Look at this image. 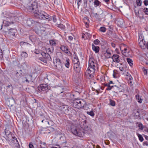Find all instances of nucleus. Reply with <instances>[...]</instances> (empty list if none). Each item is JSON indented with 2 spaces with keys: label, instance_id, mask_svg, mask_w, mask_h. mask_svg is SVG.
I'll return each instance as SVG.
<instances>
[{
  "label": "nucleus",
  "instance_id": "f257e3e1",
  "mask_svg": "<svg viewBox=\"0 0 148 148\" xmlns=\"http://www.w3.org/2000/svg\"><path fill=\"white\" fill-rule=\"evenodd\" d=\"M81 122H79V124L81 128L77 129L76 127L73 125H71L70 127V130L74 135L80 137H83L84 136V130H88L90 128L87 125V121L86 120L82 118L79 119Z\"/></svg>",
  "mask_w": 148,
  "mask_h": 148
},
{
  "label": "nucleus",
  "instance_id": "f03ea898",
  "mask_svg": "<svg viewBox=\"0 0 148 148\" xmlns=\"http://www.w3.org/2000/svg\"><path fill=\"white\" fill-rule=\"evenodd\" d=\"M89 66L86 71L85 74L89 78H92L94 75L96 65H97V62L93 58H90L89 60Z\"/></svg>",
  "mask_w": 148,
  "mask_h": 148
},
{
  "label": "nucleus",
  "instance_id": "7ed1b4c3",
  "mask_svg": "<svg viewBox=\"0 0 148 148\" xmlns=\"http://www.w3.org/2000/svg\"><path fill=\"white\" fill-rule=\"evenodd\" d=\"M32 2L30 1L26 7L27 11L29 12L37 13L38 12V5L36 2L33 0H31Z\"/></svg>",
  "mask_w": 148,
  "mask_h": 148
},
{
  "label": "nucleus",
  "instance_id": "20e7f679",
  "mask_svg": "<svg viewBox=\"0 0 148 148\" xmlns=\"http://www.w3.org/2000/svg\"><path fill=\"white\" fill-rule=\"evenodd\" d=\"M35 16L38 18L40 19L50 21L51 20V16L47 14L43 11L38 12L37 13H35Z\"/></svg>",
  "mask_w": 148,
  "mask_h": 148
},
{
  "label": "nucleus",
  "instance_id": "39448f33",
  "mask_svg": "<svg viewBox=\"0 0 148 148\" xmlns=\"http://www.w3.org/2000/svg\"><path fill=\"white\" fill-rule=\"evenodd\" d=\"M86 104V102L83 100L81 99H77L73 101V106L74 107L79 109L84 107Z\"/></svg>",
  "mask_w": 148,
  "mask_h": 148
},
{
  "label": "nucleus",
  "instance_id": "423d86ee",
  "mask_svg": "<svg viewBox=\"0 0 148 148\" xmlns=\"http://www.w3.org/2000/svg\"><path fill=\"white\" fill-rule=\"evenodd\" d=\"M15 17H12L10 18H8L6 20H4L3 22V23L5 25V26H8L10 24H13L15 22Z\"/></svg>",
  "mask_w": 148,
  "mask_h": 148
},
{
  "label": "nucleus",
  "instance_id": "0eeeda50",
  "mask_svg": "<svg viewBox=\"0 0 148 148\" xmlns=\"http://www.w3.org/2000/svg\"><path fill=\"white\" fill-rule=\"evenodd\" d=\"M76 60V62L74 63V70L77 73L80 72L81 71V68L80 66V62L78 58H75Z\"/></svg>",
  "mask_w": 148,
  "mask_h": 148
},
{
  "label": "nucleus",
  "instance_id": "6e6552de",
  "mask_svg": "<svg viewBox=\"0 0 148 148\" xmlns=\"http://www.w3.org/2000/svg\"><path fill=\"white\" fill-rule=\"evenodd\" d=\"M53 63L57 69L59 70L62 69V67L61 63L59 59H56L55 60H54Z\"/></svg>",
  "mask_w": 148,
  "mask_h": 148
},
{
  "label": "nucleus",
  "instance_id": "1a4fd4ad",
  "mask_svg": "<svg viewBox=\"0 0 148 148\" xmlns=\"http://www.w3.org/2000/svg\"><path fill=\"white\" fill-rule=\"evenodd\" d=\"M41 54L47 62V61H50L51 60V58L49 54L46 53L44 52H42Z\"/></svg>",
  "mask_w": 148,
  "mask_h": 148
},
{
  "label": "nucleus",
  "instance_id": "9d476101",
  "mask_svg": "<svg viewBox=\"0 0 148 148\" xmlns=\"http://www.w3.org/2000/svg\"><path fill=\"white\" fill-rule=\"evenodd\" d=\"M38 90L40 91H46L48 89V86L45 84H41L38 87Z\"/></svg>",
  "mask_w": 148,
  "mask_h": 148
},
{
  "label": "nucleus",
  "instance_id": "9b49d317",
  "mask_svg": "<svg viewBox=\"0 0 148 148\" xmlns=\"http://www.w3.org/2000/svg\"><path fill=\"white\" fill-rule=\"evenodd\" d=\"M10 144L12 146L16 147H17L19 145L17 139L15 137H14V139H13L10 142Z\"/></svg>",
  "mask_w": 148,
  "mask_h": 148
},
{
  "label": "nucleus",
  "instance_id": "f8f14e48",
  "mask_svg": "<svg viewBox=\"0 0 148 148\" xmlns=\"http://www.w3.org/2000/svg\"><path fill=\"white\" fill-rule=\"evenodd\" d=\"M133 113L134 115V118L138 119H140V114L139 110L137 109H135L133 111Z\"/></svg>",
  "mask_w": 148,
  "mask_h": 148
},
{
  "label": "nucleus",
  "instance_id": "ddd939ff",
  "mask_svg": "<svg viewBox=\"0 0 148 148\" xmlns=\"http://www.w3.org/2000/svg\"><path fill=\"white\" fill-rule=\"evenodd\" d=\"M111 58L113 61L115 62L119 63L120 61L119 56L117 54H114Z\"/></svg>",
  "mask_w": 148,
  "mask_h": 148
},
{
  "label": "nucleus",
  "instance_id": "4468645a",
  "mask_svg": "<svg viewBox=\"0 0 148 148\" xmlns=\"http://www.w3.org/2000/svg\"><path fill=\"white\" fill-rule=\"evenodd\" d=\"M60 109L63 112L65 113H68L69 111V107L67 105H63L60 106Z\"/></svg>",
  "mask_w": 148,
  "mask_h": 148
},
{
  "label": "nucleus",
  "instance_id": "2eb2a0df",
  "mask_svg": "<svg viewBox=\"0 0 148 148\" xmlns=\"http://www.w3.org/2000/svg\"><path fill=\"white\" fill-rule=\"evenodd\" d=\"M7 29L9 31L8 34L10 36H14L16 32V29L12 28H8Z\"/></svg>",
  "mask_w": 148,
  "mask_h": 148
},
{
  "label": "nucleus",
  "instance_id": "dca6fc26",
  "mask_svg": "<svg viewBox=\"0 0 148 148\" xmlns=\"http://www.w3.org/2000/svg\"><path fill=\"white\" fill-rule=\"evenodd\" d=\"M60 49L66 53H68L69 51L68 47L64 45H62L60 48Z\"/></svg>",
  "mask_w": 148,
  "mask_h": 148
},
{
  "label": "nucleus",
  "instance_id": "f3484780",
  "mask_svg": "<svg viewBox=\"0 0 148 148\" xmlns=\"http://www.w3.org/2000/svg\"><path fill=\"white\" fill-rule=\"evenodd\" d=\"M92 49L94 51L95 53H97L99 52V48L98 46H96L93 44H92Z\"/></svg>",
  "mask_w": 148,
  "mask_h": 148
},
{
  "label": "nucleus",
  "instance_id": "a211bd4d",
  "mask_svg": "<svg viewBox=\"0 0 148 148\" xmlns=\"http://www.w3.org/2000/svg\"><path fill=\"white\" fill-rule=\"evenodd\" d=\"M6 139L7 140H8L9 142L12 140L13 139H14L15 136H14V135L12 134V133L9 134V135L6 136Z\"/></svg>",
  "mask_w": 148,
  "mask_h": 148
},
{
  "label": "nucleus",
  "instance_id": "6ab92c4d",
  "mask_svg": "<svg viewBox=\"0 0 148 148\" xmlns=\"http://www.w3.org/2000/svg\"><path fill=\"white\" fill-rule=\"evenodd\" d=\"M15 101L14 99L12 98H10L9 99V106H12L15 103Z\"/></svg>",
  "mask_w": 148,
  "mask_h": 148
},
{
  "label": "nucleus",
  "instance_id": "aec40b11",
  "mask_svg": "<svg viewBox=\"0 0 148 148\" xmlns=\"http://www.w3.org/2000/svg\"><path fill=\"white\" fill-rule=\"evenodd\" d=\"M105 57L107 58H110L111 55V53L110 51L108 50H107L106 52L104 53Z\"/></svg>",
  "mask_w": 148,
  "mask_h": 148
},
{
  "label": "nucleus",
  "instance_id": "412c9836",
  "mask_svg": "<svg viewBox=\"0 0 148 148\" xmlns=\"http://www.w3.org/2000/svg\"><path fill=\"white\" fill-rule=\"evenodd\" d=\"M26 80L25 81L26 82H27L28 83L29 82H32V76L31 75H27L25 77Z\"/></svg>",
  "mask_w": 148,
  "mask_h": 148
},
{
  "label": "nucleus",
  "instance_id": "4be33fe9",
  "mask_svg": "<svg viewBox=\"0 0 148 148\" xmlns=\"http://www.w3.org/2000/svg\"><path fill=\"white\" fill-rule=\"evenodd\" d=\"M46 49L47 53L49 54L50 53H53V49L52 47L48 48Z\"/></svg>",
  "mask_w": 148,
  "mask_h": 148
},
{
  "label": "nucleus",
  "instance_id": "5701e85b",
  "mask_svg": "<svg viewBox=\"0 0 148 148\" xmlns=\"http://www.w3.org/2000/svg\"><path fill=\"white\" fill-rule=\"evenodd\" d=\"M22 76V74L21 73L17 72L16 74V78L15 79L16 80H18Z\"/></svg>",
  "mask_w": 148,
  "mask_h": 148
},
{
  "label": "nucleus",
  "instance_id": "b1692460",
  "mask_svg": "<svg viewBox=\"0 0 148 148\" xmlns=\"http://www.w3.org/2000/svg\"><path fill=\"white\" fill-rule=\"evenodd\" d=\"M53 92L52 91L50 90H48L47 91V94L49 95L50 98L52 99L53 98V96L52 94Z\"/></svg>",
  "mask_w": 148,
  "mask_h": 148
},
{
  "label": "nucleus",
  "instance_id": "393cba45",
  "mask_svg": "<svg viewBox=\"0 0 148 148\" xmlns=\"http://www.w3.org/2000/svg\"><path fill=\"white\" fill-rule=\"evenodd\" d=\"M136 124H138V126L139 127V129L142 130H143L144 127L142 124L140 122H138L136 123Z\"/></svg>",
  "mask_w": 148,
  "mask_h": 148
},
{
  "label": "nucleus",
  "instance_id": "a878e982",
  "mask_svg": "<svg viewBox=\"0 0 148 148\" xmlns=\"http://www.w3.org/2000/svg\"><path fill=\"white\" fill-rule=\"evenodd\" d=\"M127 62L128 63L129 65L130 66H132L133 65V61L130 58H127Z\"/></svg>",
  "mask_w": 148,
  "mask_h": 148
},
{
  "label": "nucleus",
  "instance_id": "bb28decb",
  "mask_svg": "<svg viewBox=\"0 0 148 148\" xmlns=\"http://www.w3.org/2000/svg\"><path fill=\"white\" fill-rule=\"evenodd\" d=\"M136 99L137 100V101L140 103H141L142 101V99H141L138 95H137L136 96Z\"/></svg>",
  "mask_w": 148,
  "mask_h": 148
},
{
  "label": "nucleus",
  "instance_id": "cd10ccee",
  "mask_svg": "<svg viewBox=\"0 0 148 148\" xmlns=\"http://www.w3.org/2000/svg\"><path fill=\"white\" fill-rule=\"evenodd\" d=\"M70 60L69 58H67L66 60V62L65 64V65L66 67L69 68L70 65Z\"/></svg>",
  "mask_w": 148,
  "mask_h": 148
},
{
  "label": "nucleus",
  "instance_id": "c85d7f7f",
  "mask_svg": "<svg viewBox=\"0 0 148 148\" xmlns=\"http://www.w3.org/2000/svg\"><path fill=\"white\" fill-rule=\"evenodd\" d=\"M137 135L138 136L139 140L140 142H142L143 141L144 139L141 135L138 133H137Z\"/></svg>",
  "mask_w": 148,
  "mask_h": 148
},
{
  "label": "nucleus",
  "instance_id": "c756f323",
  "mask_svg": "<svg viewBox=\"0 0 148 148\" xmlns=\"http://www.w3.org/2000/svg\"><path fill=\"white\" fill-rule=\"evenodd\" d=\"M100 2L98 0H95L94 5L95 7H97L99 5Z\"/></svg>",
  "mask_w": 148,
  "mask_h": 148
},
{
  "label": "nucleus",
  "instance_id": "7c9ffc66",
  "mask_svg": "<svg viewBox=\"0 0 148 148\" xmlns=\"http://www.w3.org/2000/svg\"><path fill=\"white\" fill-rule=\"evenodd\" d=\"M110 105L112 106H114L115 105V102L113 100H112L111 99H110Z\"/></svg>",
  "mask_w": 148,
  "mask_h": 148
},
{
  "label": "nucleus",
  "instance_id": "2f4dec72",
  "mask_svg": "<svg viewBox=\"0 0 148 148\" xmlns=\"http://www.w3.org/2000/svg\"><path fill=\"white\" fill-rule=\"evenodd\" d=\"M40 147V148H46V143L41 142Z\"/></svg>",
  "mask_w": 148,
  "mask_h": 148
},
{
  "label": "nucleus",
  "instance_id": "473e14b6",
  "mask_svg": "<svg viewBox=\"0 0 148 148\" xmlns=\"http://www.w3.org/2000/svg\"><path fill=\"white\" fill-rule=\"evenodd\" d=\"M50 44L53 46H56V43L54 40H51L49 41Z\"/></svg>",
  "mask_w": 148,
  "mask_h": 148
},
{
  "label": "nucleus",
  "instance_id": "72a5a7b5",
  "mask_svg": "<svg viewBox=\"0 0 148 148\" xmlns=\"http://www.w3.org/2000/svg\"><path fill=\"white\" fill-rule=\"evenodd\" d=\"M136 6H135L134 8V12L135 13V15L137 17H138L139 16V10L137 12L135 8H136Z\"/></svg>",
  "mask_w": 148,
  "mask_h": 148
},
{
  "label": "nucleus",
  "instance_id": "f704fd0d",
  "mask_svg": "<svg viewBox=\"0 0 148 148\" xmlns=\"http://www.w3.org/2000/svg\"><path fill=\"white\" fill-rule=\"evenodd\" d=\"M114 86L115 87V89L117 91L116 92V93H117V92H118V91L119 92L122 91V89L116 86Z\"/></svg>",
  "mask_w": 148,
  "mask_h": 148
},
{
  "label": "nucleus",
  "instance_id": "c9c22d12",
  "mask_svg": "<svg viewBox=\"0 0 148 148\" xmlns=\"http://www.w3.org/2000/svg\"><path fill=\"white\" fill-rule=\"evenodd\" d=\"M57 27L61 29H64L65 28V26L63 24H58L57 25Z\"/></svg>",
  "mask_w": 148,
  "mask_h": 148
},
{
  "label": "nucleus",
  "instance_id": "e433bc0d",
  "mask_svg": "<svg viewBox=\"0 0 148 148\" xmlns=\"http://www.w3.org/2000/svg\"><path fill=\"white\" fill-rule=\"evenodd\" d=\"M39 59L42 61L43 62H44L45 63H47V62L46 61V60L44 58L42 57H40L39 58Z\"/></svg>",
  "mask_w": 148,
  "mask_h": 148
},
{
  "label": "nucleus",
  "instance_id": "4c0bfd02",
  "mask_svg": "<svg viewBox=\"0 0 148 148\" xmlns=\"http://www.w3.org/2000/svg\"><path fill=\"white\" fill-rule=\"evenodd\" d=\"M87 113L88 114L90 115V116L92 117H93L95 115V114L93 111L87 112Z\"/></svg>",
  "mask_w": 148,
  "mask_h": 148
},
{
  "label": "nucleus",
  "instance_id": "58836bf2",
  "mask_svg": "<svg viewBox=\"0 0 148 148\" xmlns=\"http://www.w3.org/2000/svg\"><path fill=\"white\" fill-rule=\"evenodd\" d=\"M20 45L21 47H22L24 45H30V44L28 43H27L26 42H21L20 43Z\"/></svg>",
  "mask_w": 148,
  "mask_h": 148
},
{
  "label": "nucleus",
  "instance_id": "ea45409f",
  "mask_svg": "<svg viewBox=\"0 0 148 148\" xmlns=\"http://www.w3.org/2000/svg\"><path fill=\"white\" fill-rule=\"evenodd\" d=\"M106 30V28L105 27H101L99 29V30L102 32H105Z\"/></svg>",
  "mask_w": 148,
  "mask_h": 148
},
{
  "label": "nucleus",
  "instance_id": "a19ab883",
  "mask_svg": "<svg viewBox=\"0 0 148 148\" xmlns=\"http://www.w3.org/2000/svg\"><path fill=\"white\" fill-rule=\"evenodd\" d=\"M136 3L138 6H141L142 3L141 0H136Z\"/></svg>",
  "mask_w": 148,
  "mask_h": 148
},
{
  "label": "nucleus",
  "instance_id": "79ce46f5",
  "mask_svg": "<svg viewBox=\"0 0 148 148\" xmlns=\"http://www.w3.org/2000/svg\"><path fill=\"white\" fill-rule=\"evenodd\" d=\"M5 132L6 136L9 134L12 133L10 131L5 129Z\"/></svg>",
  "mask_w": 148,
  "mask_h": 148
},
{
  "label": "nucleus",
  "instance_id": "37998d69",
  "mask_svg": "<svg viewBox=\"0 0 148 148\" xmlns=\"http://www.w3.org/2000/svg\"><path fill=\"white\" fill-rule=\"evenodd\" d=\"M45 121L46 123H48V125H49V126H52L53 125V122L51 121Z\"/></svg>",
  "mask_w": 148,
  "mask_h": 148
},
{
  "label": "nucleus",
  "instance_id": "c03bdc74",
  "mask_svg": "<svg viewBox=\"0 0 148 148\" xmlns=\"http://www.w3.org/2000/svg\"><path fill=\"white\" fill-rule=\"evenodd\" d=\"M143 11L145 14L146 15H148V8H145L143 9Z\"/></svg>",
  "mask_w": 148,
  "mask_h": 148
},
{
  "label": "nucleus",
  "instance_id": "a18cd8bd",
  "mask_svg": "<svg viewBox=\"0 0 148 148\" xmlns=\"http://www.w3.org/2000/svg\"><path fill=\"white\" fill-rule=\"evenodd\" d=\"M114 87V86H110V85L109 84V85H108V86H107V88H106V90H110L112 88Z\"/></svg>",
  "mask_w": 148,
  "mask_h": 148
},
{
  "label": "nucleus",
  "instance_id": "49530a36",
  "mask_svg": "<svg viewBox=\"0 0 148 148\" xmlns=\"http://www.w3.org/2000/svg\"><path fill=\"white\" fill-rule=\"evenodd\" d=\"M99 42L100 41L98 39L95 40L94 41V44L96 45H97Z\"/></svg>",
  "mask_w": 148,
  "mask_h": 148
},
{
  "label": "nucleus",
  "instance_id": "de8ad7c7",
  "mask_svg": "<svg viewBox=\"0 0 148 148\" xmlns=\"http://www.w3.org/2000/svg\"><path fill=\"white\" fill-rule=\"evenodd\" d=\"M138 40L139 41H142V42L143 40V39L142 38V35L141 34L139 35Z\"/></svg>",
  "mask_w": 148,
  "mask_h": 148
},
{
  "label": "nucleus",
  "instance_id": "09e8293b",
  "mask_svg": "<svg viewBox=\"0 0 148 148\" xmlns=\"http://www.w3.org/2000/svg\"><path fill=\"white\" fill-rule=\"evenodd\" d=\"M21 55H23V56H24L25 57H26L27 56V54L26 52H23L22 54H21Z\"/></svg>",
  "mask_w": 148,
  "mask_h": 148
},
{
  "label": "nucleus",
  "instance_id": "8fccbe9b",
  "mask_svg": "<svg viewBox=\"0 0 148 148\" xmlns=\"http://www.w3.org/2000/svg\"><path fill=\"white\" fill-rule=\"evenodd\" d=\"M51 20L52 19L53 20L54 22H56V18L55 16H53L52 17V18H51ZM50 21H51V20Z\"/></svg>",
  "mask_w": 148,
  "mask_h": 148
},
{
  "label": "nucleus",
  "instance_id": "3c124183",
  "mask_svg": "<svg viewBox=\"0 0 148 148\" xmlns=\"http://www.w3.org/2000/svg\"><path fill=\"white\" fill-rule=\"evenodd\" d=\"M143 3L145 5L147 6V5H148V0H144L143 1Z\"/></svg>",
  "mask_w": 148,
  "mask_h": 148
},
{
  "label": "nucleus",
  "instance_id": "603ef678",
  "mask_svg": "<svg viewBox=\"0 0 148 148\" xmlns=\"http://www.w3.org/2000/svg\"><path fill=\"white\" fill-rule=\"evenodd\" d=\"M129 84H130V85H132L133 84V81L132 80H129L128 81Z\"/></svg>",
  "mask_w": 148,
  "mask_h": 148
},
{
  "label": "nucleus",
  "instance_id": "864d4df0",
  "mask_svg": "<svg viewBox=\"0 0 148 148\" xmlns=\"http://www.w3.org/2000/svg\"><path fill=\"white\" fill-rule=\"evenodd\" d=\"M29 148H34V146L32 143H30L29 145Z\"/></svg>",
  "mask_w": 148,
  "mask_h": 148
},
{
  "label": "nucleus",
  "instance_id": "5fc2aeb1",
  "mask_svg": "<svg viewBox=\"0 0 148 148\" xmlns=\"http://www.w3.org/2000/svg\"><path fill=\"white\" fill-rule=\"evenodd\" d=\"M143 145H148V141H145L143 143Z\"/></svg>",
  "mask_w": 148,
  "mask_h": 148
},
{
  "label": "nucleus",
  "instance_id": "6e6d98bb",
  "mask_svg": "<svg viewBox=\"0 0 148 148\" xmlns=\"http://www.w3.org/2000/svg\"><path fill=\"white\" fill-rule=\"evenodd\" d=\"M127 78V79H129V78L131 77L132 76L130 74H128V75H126Z\"/></svg>",
  "mask_w": 148,
  "mask_h": 148
},
{
  "label": "nucleus",
  "instance_id": "4d7b16f0",
  "mask_svg": "<svg viewBox=\"0 0 148 148\" xmlns=\"http://www.w3.org/2000/svg\"><path fill=\"white\" fill-rule=\"evenodd\" d=\"M3 57V53L1 49H0V58H2Z\"/></svg>",
  "mask_w": 148,
  "mask_h": 148
},
{
  "label": "nucleus",
  "instance_id": "13d9d810",
  "mask_svg": "<svg viewBox=\"0 0 148 148\" xmlns=\"http://www.w3.org/2000/svg\"><path fill=\"white\" fill-rule=\"evenodd\" d=\"M49 128V130L51 131H53L54 130V129L53 127H51L50 126L48 127Z\"/></svg>",
  "mask_w": 148,
  "mask_h": 148
},
{
  "label": "nucleus",
  "instance_id": "bf43d9fd",
  "mask_svg": "<svg viewBox=\"0 0 148 148\" xmlns=\"http://www.w3.org/2000/svg\"><path fill=\"white\" fill-rule=\"evenodd\" d=\"M144 73L145 75H146L147 74V69H145L143 70Z\"/></svg>",
  "mask_w": 148,
  "mask_h": 148
},
{
  "label": "nucleus",
  "instance_id": "052dcab7",
  "mask_svg": "<svg viewBox=\"0 0 148 148\" xmlns=\"http://www.w3.org/2000/svg\"><path fill=\"white\" fill-rule=\"evenodd\" d=\"M69 40H72L73 39V37L71 36L68 37Z\"/></svg>",
  "mask_w": 148,
  "mask_h": 148
},
{
  "label": "nucleus",
  "instance_id": "680f3d73",
  "mask_svg": "<svg viewBox=\"0 0 148 148\" xmlns=\"http://www.w3.org/2000/svg\"><path fill=\"white\" fill-rule=\"evenodd\" d=\"M111 45L113 47H115V45L113 42H112L111 43Z\"/></svg>",
  "mask_w": 148,
  "mask_h": 148
},
{
  "label": "nucleus",
  "instance_id": "e2e57ef3",
  "mask_svg": "<svg viewBox=\"0 0 148 148\" xmlns=\"http://www.w3.org/2000/svg\"><path fill=\"white\" fill-rule=\"evenodd\" d=\"M119 69L121 71H123L124 70V69L123 67H120Z\"/></svg>",
  "mask_w": 148,
  "mask_h": 148
},
{
  "label": "nucleus",
  "instance_id": "0e129e2a",
  "mask_svg": "<svg viewBox=\"0 0 148 148\" xmlns=\"http://www.w3.org/2000/svg\"><path fill=\"white\" fill-rule=\"evenodd\" d=\"M107 4H108L109 0H103Z\"/></svg>",
  "mask_w": 148,
  "mask_h": 148
},
{
  "label": "nucleus",
  "instance_id": "69168bd1",
  "mask_svg": "<svg viewBox=\"0 0 148 148\" xmlns=\"http://www.w3.org/2000/svg\"><path fill=\"white\" fill-rule=\"evenodd\" d=\"M109 84H108V83H104V85L105 86H108V85H109Z\"/></svg>",
  "mask_w": 148,
  "mask_h": 148
},
{
  "label": "nucleus",
  "instance_id": "338daca9",
  "mask_svg": "<svg viewBox=\"0 0 148 148\" xmlns=\"http://www.w3.org/2000/svg\"><path fill=\"white\" fill-rule=\"evenodd\" d=\"M30 22H31V23H32V22H31V21H30L29 20H28L27 21V24H28Z\"/></svg>",
  "mask_w": 148,
  "mask_h": 148
},
{
  "label": "nucleus",
  "instance_id": "774afa93",
  "mask_svg": "<svg viewBox=\"0 0 148 148\" xmlns=\"http://www.w3.org/2000/svg\"><path fill=\"white\" fill-rule=\"evenodd\" d=\"M128 81H129V80H133V78L132 77H131L129 78V79H128Z\"/></svg>",
  "mask_w": 148,
  "mask_h": 148
}]
</instances>
